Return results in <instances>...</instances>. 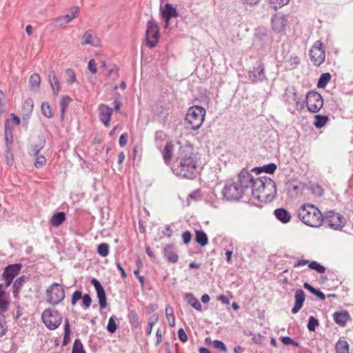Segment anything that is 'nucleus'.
Here are the masks:
<instances>
[{
    "label": "nucleus",
    "instance_id": "1",
    "mask_svg": "<svg viewBox=\"0 0 353 353\" xmlns=\"http://www.w3.org/2000/svg\"><path fill=\"white\" fill-rule=\"evenodd\" d=\"M198 158L194 148L190 144L181 145L173 161L172 170L176 176L193 179L196 176Z\"/></svg>",
    "mask_w": 353,
    "mask_h": 353
},
{
    "label": "nucleus",
    "instance_id": "2",
    "mask_svg": "<svg viewBox=\"0 0 353 353\" xmlns=\"http://www.w3.org/2000/svg\"><path fill=\"white\" fill-rule=\"evenodd\" d=\"M299 219L305 225L318 228L323 225V214L312 204L302 205L297 210Z\"/></svg>",
    "mask_w": 353,
    "mask_h": 353
},
{
    "label": "nucleus",
    "instance_id": "3",
    "mask_svg": "<svg viewBox=\"0 0 353 353\" xmlns=\"http://www.w3.org/2000/svg\"><path fill=\"white\" fill-rule=\"evenodd\" d=\"M206 111L205 108L199 105L190 107L185 115V122L190 128L193 130L199 129L205 119Z\"/></svg>",
    "mask_w": 353,
    "mask_h": 353
},
{
    "label": "nucleus",
    "instance_id": "4",
    "mask_svg": "<svg viewBox=\"0 0 353 353\" xmlns=\"http://www.w3.org/2000/svg\"><path fill=\"white\" fill-rule=\"evenodd\" d=\"M323 217V225L334 230L341 231L347 223L344 216L334 210L326 211Z\"/></svg>",
    "mask_w": 353,
    "mask_h": 353
},
{
    "label": "nucleus",
    "instance_id": "5",
    "mask_svg": "<svg viewBox=\"0 0 353 353\" xmlns=\"http://www.w3.org/2000/svg\"><path fill=\"white\" fill-rule=\"evenodd\" d=\"M245 194L243 188L233 180L226 181L222 190L223 198L228 201H239Z\"/></svg>",
    "mask_w": 353,
    "mask_h": 353
},
{
    "label": "nucleus",
    "instance_id": "6",
    "mask_svg": "<svg viewBox=\"0 0 353 353\" xmlns=\"http://www.w3.org/2000/svg\"><path fill=\"white\" fill-rule=\"evenodd\" d=\"M46 301L57 305L61 303L65 298V290L63 285L58 283H52L46 291Z\"/></svg>",
    "mask_w": 353,
    "mask_h": 353
},
{
    "label": "nucleus",
    "instance_id": "7",
    "mask_svg": "<svg viewBox=\"0 0 353 353\" xmlns=\"http://www.w3.org/2000/svg\"><path fill=\"white\" fill-rule=\"evenodd\" d=\"M159 39V28L155 21L151 19L147 23L145 44L150 48H154L157 46Z\"/></svg>",
    "mask_w": 353,
    "mask_h": 353
},
{
    "label": "nucleus",
    "instance_id": "8",
    "mask_svg": "<svg viewBox=\"0 0 353 353\" xmlns=\"http://www.w3.org/2000/svg\"><path fill=\"white\" fill-rule=\"evenodd\" d=\"M41 319L49 330H54L61 325L62 316L57 310L48 308L42 312Z\"/></svg>",
    "mask_w": 353,
    "mask_h": 353
},
{
    "label": "nucleus",
    "instance_id": "9",
    "mask_svg": "<svg viewBox=\"0 0 353 353\" xmlns=\"http://www.w3.org/2000/svg\"><path fill=\"white\" fill-rule=\"evenodd\" d=\"M305 104L309 112L316 113L323 108V99L320 93L310 90L305 96Z\"/></svg>",
    "mask_w": 353,
    "mask_h": 353
},
{
    "label": "nucleus",
    "instance_id": "10",
    "mask_svg": "<svg viewBox=\"0 0 353 353\" xmlns=\"http://www.w3.org/2000/svg\"><path fill=\"white\" fill-rule=\"evenodd\" d=\"M265 189L262 190V194H257L256 199L261 202L270 203L274 200L276 195V186L275 182L268 178Z\"/></svg>",
    "mask_w": 353,
    "mask_h": 353
},
{
    "label": "nucleus",
    "instance_id": "11",
    "mask_svg": "<svg viewBox=\"0 0 353 353\" xmlns=\"http://www.w3.org/2000/svg\"><path fill=\"white\" fill-rule=\"evenodd\" d=\"M248 76L249 80L252 83L261 82L267 79L265 74V65L262 61H259L257 66L254 67L252 70H250L248 72Z\"/></svg>",
    "mask_w": 353,
    "mask_h": 353
},
{
    "label": "nucleus",
    "instance_id": "12",
    "mask_svg": "<svg viewBox=\"0 0 353 353\" xmlns=\"http://www.w3.org/2000/svg\"><path fill=\"white\" fill-rule=\"evenodd\" d=\"M255 179L248 170L243 169L239 173L236 182L245 193L250 188L252 190Z\"/></svg>",
    "mask_w": 353,
    "mask_h": 353
},
{
    "label": "nucleus",
    "instance_id": "13",
    "mask_svg": "<svg viewBox=\"0 0 353 353\" xmlns=\"http://www.w3.org/2000/svg\"><path fill=\"white\" fill-rule=\"evenodd\" d=\"M285 95L286 97L285 101L288 103H291V101L294 102L295 108L297 110L301 111L305 108V100L301 101V97H299L297 90L294 86L287 88L285 89Z\"/></svg>",
    "mask_w": 353,
    "mask_h": 353
},
{
    "label": "nucleus",
    "instance_id": "14",
    "mask_svg": "<svg viewBox=\"0 0 353 353\" xmlns=\"http://www.w3.org/2000/svg\"><path fill=\"white\" fill-rule=\"evenodd\" d=\"M90 283L93 285L97 292L100 309L105 308L107 307V296L104 288L100 281L95 278L92 279Z\"/></svg>",
    "mask_w": 353,
    "mask_h": 353
},
{
    "label": "nucleus",
    "instance_id": "15",
    "mask_svg": "<svg viewBox=\"0 0 353 353\" xmlns=\"http://www.w3.org/2000/svg\"><path fill=\"white\" fill-rule=\"evenodd\" d=\"M254 39L262 46L267 43H271L272 41L270 30L263 26H259L255 29Z\"/></svg>",
    "mask_w": 353,
    "mask_h": 353
},
{
    "label": "nucleus",
    "instance_id": "16",
    "mask_svg": "<svg viewBox=\"0 0 353 353\" xmlns=\"http://www.w3.org/2000/svg\"><path fill=\"white\" fill-rule=\"evenodd\" d=\"M98 111L100 121L105 127H109L113 109L108 105L102 103L99 105Z\"/></svg>",
    "mask_w": 353,
    "mask_h": 353
},
{
    "label": "nucleus",
    "instance_id": "17",
    "mask_svg": "<svg viewBox=\"0 0 353 353\" xmlns=\"http://www.w3.org/2000/svg\"><path fill=\"white\" fill-rule=\"evenodd\" d=\"M82 299V305L84 309L90 307L92 303V298L89 294H82L81 291L76 290L72 294L71 304L74 306L77 301Z\"/></svg>",
    "mask_w": 353,
    "mask_h": 353
},
{
    "label": "nucleus",
    "instance_id": "18",
    "mask_svg": "<svg viewBox=\"0 0 353 353\" xmlns=\"http://www.w3.org/2000/svg\"><path fill=\"white\" fill-rule=\"evenodd\" d=\"M163 255L171 263H176L179 260V256L172 243L165 245L163 248Z\"/></svg>",
    "mask_w": 353,
    "mask_h": 353
},
{
    "label": "nucleus",
    "instance_id": "19",
    "mask_svg": "<svg viewBox=\"0 0 353 353\" xmlns=\"http://www.w3.org/2000/svg\"><path fill=\"white\" fill-rule=\"evenodd\" d=\"M268 176H258L256 178L254 185L252 190V196L256 199V196L257 194H262V190L265 189L266 187V183H268Z\"/></svg>",
    "mask_w": 353,
    "mask_h": 353
},
{
    "label": "nucleus",
    "instance_id": "20",
    "mask_svg": "<svg viewBox=\"0 0 353 353\" xmlns=\"http://www.w3.org/2000/svg\"><path fill=\"white\" fill-rule=\"evenodd\" d=\"M178 16V12L175 7L172 4L165 3L163 10H162V17L165 22V27L167 28L169 25V21L171 18Z\"/></svg>",
    "mask_w": 353,
    "mask_h": 353
},
{
    "label": "nucleus",
    "instance_id": "21",
    "mask_svg": "<svg viewBox=\"0 0 353 353\" xmlns=\"http://www.w3.org/2000/svg\"><path fill=\"white\" fill-rule=\"evenodd\" d=\"M10 304V294L6 293L3 285L0 284V314H3L8 310Z\"/></svg>",
    "mask_w": 353,
    "mask_h": 353
},
{
    "label": "nucleus",
    "instance_id": "22",
    "mask_svg": "<svg viewBox=\"0 0 353 353\" xmlns=\"http://www.w3.org/2000/svg\"><path fill=\"white\" fill-rule=\"evenodd\" d=\"M33 107L34 103L31 99H26L23 104L21 109L23 121L26 126L28 125L29 119L33 110Z\"/></svg>",
    "mask_w": 353,
    "mask_h": 353
},
{
    "label": "nucleus",
    "instance_id": "23",
    "mask_svg": "<svg viewBox=\"0 0 353 353\" xmlns=\"http://www.w3.org/2000/svg\"><path fill=\"white\" fill-rule=\"evenodd\" d=\"M294 299V305L292 309V314H296L302 308L305 299V294L304 291L301 289L296 290L295 291Z\"/></svg>",
    "mask_w": 353,
    "mask_h": 353
},
{
    "label": "nucleus",
    "instance_id": "24",
    "mask_svg": "<svg viewBox=\"0 0 353 353\" xmlns=\"http://www.w3.org/2000/svg\"><path fill=\"white\" fill-rule=\"evenodd\" d=\"M272 30L279 33L283 31L286 26V20L283 16L274 14L271 19Z\"/></svg>",
    "mask_w": 353,
    "mask_h": 353
},
{
    "label": "nucleus",
    "instance_id": "25",
    "mask_svg": "<svg viewBox=\"0 0 353 353\" xmlns=\"http://www.w3.org/2000/svg\"><path fill=\"white\" fill-rule=\"evenodd\" d=\"M310 57L311 61L315 66H320L324 61L325 58V51H320L316 49H310Z\"/></svg>",
    "mask_w": 353,
    "mask_h": 353
},
{
    "label": "nucleus",
    "instance_id": "26",
    "mask_svg": "<svg viewBox=\"0 0 353 353\" xmlns=\"http://www.w3.org/2000/svg\"><path fill=\"white\" fill-rule=\"evenodd\" d=\"M21 268V263L9 265L4 268L2 276L14 279L19 273Z\"/></svg>",
    "mask_w": 353,
    "mask_h": 353
},
{
    "label": "nucleus",
    "instance_id": "27",
    "mask_svg": "<svg viewBox=\"0 0 353 353\" xmlns=\"http://www.w3.org/2000/svg\"><path fill=\"white\" fill-rule=\"evenodd\" d=\"M333 319L336 324L339 326L343 327L350 319V316L347 311L341 310L339 312H335L333 314Z\"/></svg>",
    "mask_w": 353,
    "mask_h": 353
},
{
    "label": "nucleus",
    "instance_id": "28",
    "mask_svg": "<svg viewBox=\"0 0 353 353\" xmlns=\"http://www.w3.org/2000/svg\"><path fill=\"white\" fill-rule=\"evenodd\" d=\"M274 214L276 218L283 223L290 222L292 218L291 214L283 208L274 210Z\"/></svg>",
    "mask_w": 353,
    "mask_h": 353
},
{
    "label": "nucleus",
    "instance_id": "29",
    "mask_svg": "<svg viewBox=\"0 0 353 353\" xmlns=\"http://www.w3.org/2000/svg\"><path fill=\"white\" fill-rule=\"evenodd\" d=\"M46 138L43 134H39L38 136V142L31 145L30 154L35 156L39 154V152L44 148L46 145Z\"/></svg>",
    "mask_w": 353,
    "mask_h": 353
},
{
    "label": "nucleus",
    "instance_id": "30",
    "mask_svg": "<svg viewBox=\"0 0 353 353\" xmlns=\"http://www.w3.org/2000/svg\"><path fill=\"white\" fill-rule=\"evenodd\" d=\"M49 81L50 83L51 88L55 95H57L61 90L59 81L56 76L54 70H50L49 75Z\"/></svg>",
    "mask_w": 353,
    "mask_h": 353
},
{
    "label": "nucleus",
    "instance_id": "31",
    "mask_svg": "<svg viewBox=\"0 0 353 353\" xmlns=\"http://www.w3.org/2000/svg\"><path fill=\"white\" fill-rule=\"evenodd\" d=\"M5 140L6 148H8V150L12 148L13 144L12 130L8 120H6L5 123Z\"/></svg>",
    "mask_w": 353,
    "mask_h": 353
},
{
    "label": "nucleus",
    "instance_id": "32",
    "mask_svg": "<svg viewBox=\"0 0 353 353\" xmlns=\"http://www.w3.org/2000/svg\"><path fill=\"white\" fill-rule=\"evenodd\" d=\"M163 158L166 165H170L173 157V145L168 142L162 151Z\"/></svg>",
    "mask_w": 353,
    "mask_h": 353
},
{
    "label": "nucleus",
    "instance_id": "33",
    "mask_svg": "<svg viewBox=\"0 0 353 353\" xmlns=\"http://www.w3.org/2000/svg\"><path fill=\"white\" fill-rule=\"evenodd\" d=\"M185 299L189 305L197 311L201 312L202 310L201 303L192 293H186L185 294Z\"/></svg>",
    "mask_w": 353,
    "mask_h": 353
},
{
    "label": "nucleus",
    "instance_id": "34",
    "mask_svg": "<svg viewBox=\"0 0 353 353\" xmlns=\"http://www.w3.org/2000/svg\"><path fill=\"white\" fill-rule=\"evenodd\" d=\"M276 165L274 163H270L269 164L265 165L262 167H258L252 169V171H256V174H259L261 172H265L268 174H273L276 170Z\"/></svg>",
    "mask_w": 353,
    "mask_h": 353
},
{
    "label": "nucleus",
    "instance_id": "35",
    "mask_svg": "<svg viewBox=\"0 0 353 353\" xmlns=\"http://www.w3.org/2000/svg\"><path fill=\"white\" fill-rule=\"evenodd\" d=\"M94 32L92 30H88L85 32L81 38V44L87 45L90 44L93 46H97V43L94 41L93 39Z\"/></svg>",
    "mask_w": 353,
    "mask_h": 353
},
{
    "label": "nucleus",
    "instance_id": "36",
    "mask_svg": "<svg viewBox=\"0 0 353 353\" xmlns=\"http://www.w3.org/2000/svg\"><path fill=\"white\" fill-rule=\"evenodd\" d=\"M65 220V214L63 212L55 213L50 219V224L53 227H59Z\"/></svg>",
    "mask_w": 353,
    "mask_h": 353
},
{
    "label": "nucleus",
    "instance_id": "37",
    "mask_svg": "<svg viewBox=\"0 0 353 353\" xmlns=\"http://www.w3.org/2000/svg\"><path fill=\"white\" fill-rule=\"evenodd\" d=\"M195 241L201 247L205 246L208 243V238L205 232L203 230H196Z\"/></svg>",
    "mask_w": 353,
    "mask_h": 353
},
{
    "label": "nucleus",
    "instance_id": "38",
    "mask_svg": "<svg viewBox=\"0 0 353 353\" xmlns=\"http://www.w3.org/2000/svg\"><path fill=\"white\" fill-rule=\"evenodd\" d=\"M70 325L68 319H65L64 321V334L63 339V346H66L70 342Z\"/></svg>",
    "mask_w": 353,
    "mask_h": 353
},
{
    "label": "nucleus",
    "instance_id": "39",
    "mask_svg": "<svg viewBox=\"0 0 353 353\" xmlns=\"http://www.w3.org/2000/svg\"><path fill=\"white\" fill-rule=\"evenodd\" d=\"M329 121V117L326 115L316 114L314 116V125L317 129L323 128L325 123Z\"/></svg>",
    "mask_w": 353,
    "mask_h": 353
},
{
    "label": "nucleus",
    "instance_id": "40",
    "mask_svg": "<svg viewBox=\"0 0 353 353\" xmlns=\"http://www.w3.org/2000/svg\"><path fill=\"white\" fill-rule=\"evenodd\" d=\"M26 279V276L22 275L18 277L14 282L12 285V293L13 296L16 298L20 291L21 287L22 285V283L24 282Z\"/></svg>",
    "mask_w": 353,
    "mask_h": 353
},
{
    "label": "nucleus",
    "instance_id": "41",
    "mask_svg": "<svg viewBox=\"0 0 353 353\" xmlns=\"http://www.w3.org/2000/svg\"><path fill=\"white\" fill-rule=\"evenodd\" d=\"M336 353H349V345L345 340H339L335 345Z\"/></svg>",
    "mask_w": 353,
    "mask_h": 353
},
{
    "label": "nucleus",
    "instance_id": "42",
    "mask_svg": "<svg viewBox=\"0 0 353 353\" xmlns=\"http://www.w3.org/2000/svg\"><path fill=\"white\" fill-rule=\"evenodd\" d=\"M128 318L132 327L137 328L139 326L138 314L135 310H132L129 311Z\"/></svg>",
    "mask_w": 353,
    "mask_h": 353
},
{
    "label": "nucleus",
    "instance_id": "43",
    "mask_svg": "<svg viewBox=\"0 0 353 353\" xmlns=\"http://www.w3.org/2000/svg\"><path fill=\"white\" fill-rule=\"evenodd\" d=\"M72 99L68 95H63L61 97L60 101V108H61V117L63 118L65 110L68 106L69 103L71 102Z\"/></svg>",
    "mask_w": 353,
    "mask_h": 353
},
{
    "label": "nucleus",
    "instance_id": "44",
    "mask_svg": "<svg viewBox=\"0 0 353 353\" xmlns=\"http://www.w3.org/2000/svg\"><path fill=\"white\" fill-rule=\"evenodd\" d=\"M331 74L329 72L322 74L317 82V87L319 88H324L331 79Z\"/></svg>",
    "mask_w": 353,
    "mask_h": 353
},
{
    "label": "nucleus",
    "instance_id": "45",
    "mask_svg": "<svg viewBox=\"0 0 353 353\" xmlns=\"http://www.w3.org/2000/svg\"><path fill=\"white\" fill-rule=\"evenodd\" d=\"M41 83L40 76L37 73L32 74L29 80V85L31 89L39 88Z\"/></svg>",
    "mask_w": 353,
    "mask_h": 353
},
{
    "label": "nucleus",
    "instance_id": "46",
    "mask_svg": "<svg viewBox=\"0 0 353 353\" xmlns=\"http://www.w3.org/2000/svg\"><path fill=\"white\" fill-rule=\"evenodd\" d=\"M72 353H86L79 339L74 340Z\"/></svg>",
    "mask_w": 353,
    "mask_h": 353
},
{
    "label": "nucleus",
    "instance_id": "47",
    "mask_svg": "<svg viewBox=\"0 0 353 353\" xmlns=\"http://www.w3.org/2000/svg\"><path fill=\"white\" fill-rule=\"evenodd\" d=\"M319 325V322L317 319L311 316L309 317L307 323V329L310 332H314L317 327Z\"/></svg>",
    "mask_w": 353,
    "mask_h": 353
},
{
    "label": "nucleus",
    "instance_id": "48",
    "mask_svg": "<svg viewBox=\"0 0 353 353\" xmlns=\"http://www.w3.org/2000/svg\"><path fill=\"white\" fill-rule=\"evenodd\" d=\"M79 14V8L74 7L70 14H67L63 17L65 23H69L73 19L77 17Z\"/></svg>",
    "mask_w": 353,
    "mask_h": 353
},
{
    "label": "nucleus",
    "instance_id": "49",
    "mask_svg": "<svg viewBox=\"0 0 353 353\" xmlns=\"http://www.w3.org/2000/svg\"><path fill=\"white\" fill-rule=\"evenodd\" d=\"M309 268L316 270L318 273L323 274L325 272V268L316 261H312L309 263Z\"/></svg>",
    "mask_w": 353,
    "mask_h": 353
},
{
    "label": "nucleus",
    "instance_id": "50",
    "mask_svg": "<svg viewBox=\"0 0 353 353\" xmlns=\"http://www.w3.org/2000/svg\"><path fill=\"white\" fill-rule=\"evenodd\" d=\"M97 252L103 257L107 256L109 254V245L105 243L99 244L98 245Z\"/></svg>",
    "mask_w": 353,
    "mask_h": 353
},
{
    "label": "nucleus",
    "instance_id": "51",
    "mask_svg": "<svg viewBox=\"0 0 353 353\" xmlns=\"http://www.w3.org/2000/svg\"><path fill=\"white\" fill-rule=\"evenodd\" d=\"M41 112L47 118H52L53 117L52 109L47 102H44L41 104Z\"/></svg>",
    "mask_w": 353,
    "mask_h": 353
},
{
    "label": "nucleus",
    "instance_id": "52",
    "mask_svg": "<svg viewBox=\"0 0 353 353\" xmlns=\"http://www.w3.org/2000/svg\"><path fill=\"white\" fill-rule=\"evenodd\" d=\"M290 0H269L270 6L274 10L280 8L289 3Z\"/></svg>",
    "mask_w": 353,
    "mask_h": 353
},
{
    "label": "nucleus",
    "instance_id": "53",
    "mask_svg": "<svg viewBox=\"0 0 353 353\" xmlns=\"http://www.w3.org/2000/svg\"><path fill=\"white\" fill-rule=\"evenodd\" d=\"M65 74L68 77L67 83L71 85L77 81L76 74L73 69L68 68L65 71Z\"/></svg>",
    "mask_w": 353,
    "mask_h": 353
},
{
    "label": "nucleus",
    "instance_id": "54",
    "mask_svg": "<svg viewBox=\"0 0 353 353\" xmlns=\"http://www.w3.org/2000/svg\"><path fill=\"white\" fill-rule=\"evenodd\" d=\"M5 319V315L0 314V337L4 336L8 331V326L6 325Z\"/></svg>",
    "mask_w": 353,
    "mask_h": 353
},
{
    "label": "nucleus",
    "instance_id": "55",
    "mask_svg": "<svg viewBox=\"0 0 353 353\" xmlns=\"http://www.w3.org/2000/svg\"><path fill=\"white\" fill-rule=\"evenodd\" d=\"M34 166L37 168H42L46 163V159L43 155H35Z\"/></svg>",
    "mask_w": 353,
    "mask_h": 353
},
{
    "label": "nucleus",
    "instance_id": "56",
    "mask_svg": "<svg viewBox=\"0 0 353 353\" xmlns=\"http://www.w3.org/2000/svg\"><path fill=\"white\" fill-rule=\"evenodd\" d=\"M117 329V325L115 321V317L114 316L110 317L108 323L107 325V330L110 333H114Z\"/></svg>",
    "mask_w": 353,
    "mask_h": 353
},
{
    "label": "nucleus",
    "instance_id": "57",
    "mask_svg": "<svg viewBox=\"0 0 353 353\" xmlns=\"http://www.w3.org/2000/svg\"><path fill=\"white\" fill-rule=\"evenodd\" d=\"M281 341L284 345H293L295 347L299 346V342L293 340L290 336H282L281 337Z\"/></svg>",
    "mask_w": 353,
    "mask_h": 353
},
{
    "label": "nucleus",
    "instance_id": "58",
    "mask_svg": "<svg viewBox=\"0 0 353 353\" xmlns=\"http://www.w3.org/2000/svg\"><path fill=\"white\" fill-rule=\"evenodd\" d=\"M212 345L214 348L221 352H226L227 347L224 343L219 340H214L212 342Z\"/></svg>",
    "mask_w": 353,
    "mask_h": 353
},
{
    "label": "nucleus",
    "instance_id": "59",
    "mask_svg": "<svg viewBox=\"0 0 353 353\" xmlns=\"http://www.w3.org/2000/svg\"><path fill=\"white\" fill-rule=\"evenodd\" d=\"M6 160L7 164L10 166L13 164L14 162V157L12 152V148H6Z\"/></svg>",
    "mask_w": 353,
    "mask_h": 353
},
{
    "label": "nucleus",
    "instance_id": "60",
    "mask_svg": "<svg viewBox=\"0 0 353 353\" xmlns=\"http://www.w3.org/2000/svg\"><path fill=\"white\" fill-rule=\"evenodd\" d=\"M311 190L312 193L317 196H321L323 194V189L319 185H313Z\"/></svg>",
    "mask_w": 353,
    "mask_h": 353
},
{
    "label": "nucleus",
    "instance_id": "61",
    "mask_svg": "<svg viewBox=\"0 0 353 353\" xmlns=\"http://www.w3.org/2000/svg\"><path fill=\"white\" fill-rule=\"evenodd\" d=\"M192 235L190 231H185L182 234V239L184 244L188 245L192 240Z\"/></svg>",
    "mask_w": 353,
    "mask_h": 353
},
{
    "label": "nucleus",
    "instance_id": "62",
    "mask_svg": "<svg viewBox=\"0 0 353 353\" xmlns=\"http://www.w3.org/2000/svg\"><path fill=\"white\" fill-rule=\"evenodd\" d=\"M178 336H179V340L182 343H185L188 341V335L183 328H180L178 330Z\"/></svg>",
    "mask_w": 353,
    "mask_h": 353
},
{
    "label": "nucleus",
    "instance_id": "63",
    "mask_svg": "<svg viewBox=\"0 0 353 353\" xmlns=\"http://www.w3.org/2000/svg\"><path fill=\"white\" fill-rule=\"evenodd\" d=\"M88 68L92 74H94L97 72V66L94 59L90 60Z\"/></svg>",
    "mask_w": 353,
    "mask_h": 353
},
{
    "label": "nucleus",
    "instance_id": "64",
    "mask_svg": "<svg viewBox=\"0 0 353 353\" xmlns=\"http://www.w3.org/2000/svg\"><path fill=\"white\" fill-rule=\"evenodd\" d=\"M128 139V134L127 133H123L119 138V143L121 147H124L127 144Z\"/></svg>",
    "mask_w": 353,
    "mask_h": 353
}]
</instances>
